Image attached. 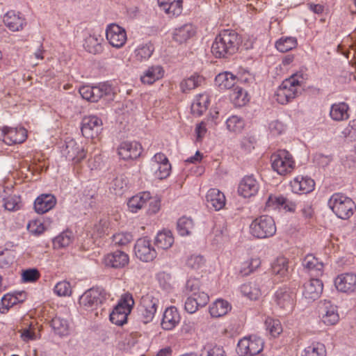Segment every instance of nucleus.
Masks as SVG:
<instances>
[{"mask_svg":"<svg viewBox=\"0 0 356 356\" xmlns=\"http://www.w3.org/2000/svg\"><path fill=\"white\" fill-rule=\"evenodd\" d=\"M241 42V37L236 31L223 30L216 37L211 52L216 58H227L237 52Z\"/></svg>","mask_w":356,"mask_h":356,"instance_id":"f257e3e1","label":"nucleus"},{"mask_svg":"<svg viewBox=\"0 0 356 356\" xmlns=\"http://www.w3.org/2000/svg\"><path fill=\"white\" fill-rule=\"evenodd\" d=\"M106 299L107 294L104 289L91 288L80 297L79 305L83 310L97 316L104 310L103 305Z\"/></svg>","mask_w":356,"mask_h":356,"instance_id":"f03ea898","label":"nucleus"},{"mask_svg":"<svg viewBox=\"0 0 356 356\" xmlns=\"http://www.w3.org/2000/svg\"><path fill=\"white\" fill-rule=\"evenodd\" d=\"M303 83L302 75L293 74L282 81L275 92L276 101L280 104H286L298 95Z\"/></svg>","mask_w":356,"mask_h":356,"instance_id":"7ed1b4c3","label":"nucleus"},{"mask_svg":"<svg viewBox=\"0 0 356 356\" xmlns=\"http://www.w3.org/2000/svg\"><path fill=\"white\" fill-rule=\"evenodd\" d=\"M328 205L338 218L343 220L352 216L356 209V205L352 199L340 193H334L331 196Z\"/></svg>","mask_w":356,"mask_h":356,"instance_id":"20e7f679","label":"nucleus"},{"mask_svg":"<svg viewBox=\"0 0 356 356\" xmlns=\"http://www.w3.org/2000/svg\"><path fill=\"white\" fill-rule=\"evenodd\" d=\"M250 233L257 238H267L275 235L276 225L274 219L268 215L255 218L250 226Z\"/></svg>","mask_w":356,"mask_h":356,"instance_id":"39448f33","label":"nucleus"},{"mask_svg":"<svg viewBox=\"0 0 356 356\" xmlns=\"http://www.w3.org/2000/svg\"><path fill=\"white\" fill-rule=\"evenodd\" d=\"M134 305L133 297L129 293L122 296L118 305L110 314V321L117 325H122L127 322V316L131 313Z\"/></svg>","mask_w":356,"mask_h":356,"instance_id":"423d86ee","label":"nucleus"},{"mask_svg":"<svg viewBox=\"0 0 356 356\" xmlns=\"http://www.w3.org/2000/svg\"><path fill=\"white\" fill-rule=\"evenodd\" d=\"M159 307V299L152 293L143 296L138 306V312L141 321L145 324L152 321Z\"/></svg>","mask_w":356,"mask_h":356,"instance_id":"0eeeda50","label":"nucleus"},{"mask_svg":"<svg viewBox=\"0 0 356 356\" xmlns=\"http://www.w3.org/2000/svg\"><path fill=\"white\" fill-rule=\"evenodd\" d=\"M270 161L273 169L281 175L291 172L295 167L291 154L285 149H280L273 154Z\"/></svg>","mask_w":356,"mask_h":356,"instance_id":"6e6552de","label":"nucleus"},{"mask_svg":"<svg viewBox=\"0 0 356 356\" xmlns=\"http://www.w3.org/2000/svg\"><path fill=\"white\" fill-rule=\"evenodd\" d=\"M264 343L261 337L250 335L239 340L236 351L240 356H254L262 351Z\"/></svg>","mask_w":356,"mask_h":356,"instance_id":"1a4fd4ad","label":"nucleus"},{"mask_svg":"<svg viewBox=\"0 0 356 356\" xmlns=\"http://www.w3.org/2000/svg\"><path fill=\"white\" fill-rule=\"evenodd\" d=\"M79 91L83 99L88 102H97L102 97L111 95L113 88L107 83H102L98 86H83Z\"/></svg>","mask_w":356,"mask_h":356,"instance_id":"9d476101","label":"nucleus"},{"mask_svg":"<svg viewBox=\"0 0 356 356\" xmlns=\"http://www.w3.org/2000/svg\"><path fill=\"white\" fill-rule=\"evenodd\" d=\"M102 121L95 115L86 116L81 122V133L87 138H95L102 130Z\"/></svg>","mask_w":356,"mask_h":356,"instance_id":"9b49d317","label":"nucleus"},{"mask_svg":"<svg viewBox=\"0 0 356 356\" xmlns=\"http://www.w3.org/2000/svg\"><path fill=\"white\" fill-rule=\"evenodd\" d=\"M318 314L322 322L326 325H335L339 320L337 306L330 300H325L319 302Z\"/></svg>","mask_w":356,"mask_h":356,"instance_id":"f8f14e48","label":"nucleus"},{"mask_svg":"<svg viewBox=\"0 0 356 356\" xmlns=\"http://www.w3.org/2000/svg\"><path fill=\"white\" fill-rule=\"evenodd\" d=\"M63 154L74 164L79 163L86 157L83 147L78 144L74 139L65 141V146L62 149Z\"/></svg>","mask_w":356,"mask_h":356,"instance_id":"ddd939ff","label":"nucleus"},{"mask_svg":"<svg viewBox=\"0 0 356 356\" xmlns=\"http://www.w3.org/2000/svg\"><path fill=\"white\" fill-rule=\"evenodd\" d=\"M134 251L136 256L143 261H151L156 257V252L147 237L137 240Z\"/></svg>","mask_w":356,"mask_h":356,"instance_id":"4468645a","label":"nucleus"},{"mask_svg":"<svg viewBox=\"0 0 356 356\" xmlns=\"http://www.w3.org/2000/svg\"><path fill=\"white\" fill-rule=\"evenodd\" d=\"M106 37L109 44L115 48L123 47L127 39L124 29L116 24L108 26L106 30Z\"/></svg>","mask_w":356,"mask_h":356,"instance_id":"2eb2a0df","label":"nucleus"},{"mask_svg":"<svg viewBox=\"0 0 356 356\" xmlns=\"http://www.w3.org/2000/svg\"><path fill=\"white\" fill-rule=\"evenodd\" d=\"M1 131L3 142L8 145L22 143L27 138V131L23 127H3Z\"/></svg>","mask_w":356,"mask_h":356,"instance_id":"dca6fc26","label":"nucleus"},{"mask_svg":"<svg viewBox=\"0 0 356 356\" xmlns=\"http://www.w3.org/2000/svg\"><path fill=\"white\" fill-rule=\"evenodd\" d=\"M334 285L339 291L353 293L356 291V274L352 273H343L334 280Z\"/></svg>","mask_w":356,"mask_h":356,"instance_id":"f3484780","label":"nucleus"},{"mask_svg":"<svg viewBox=\"0 0 356 356\" xmlns=\"http://www.w3.org/2000/svg\"><path fill=\"white\" fill-rule=\"evenodd\" d=\"M277 305L286 311H291L294 305L295 294L288 287L279 289L275 295Z\"/></svg>","mask_w":356,"mask_h":356,"instance_id":"a211bd4d","label":"nucleus"},{"mask_svg":"<svg viewBox=\"0 0 356 356\" xmlns=\"http://www.w3.org/2000/svg\"><path fill=\"white\" fill-rule=\"evenodd\" d=\"M118 154L124 160L136 159L142 153V147L137 142H123L118 148Z\"/></svg>","mask_w":356,"mask_h":356,"instance_id":"6ab92c4d","label":"nucleus"},{"mask_svg":"<svg viewBox=\"0 0 356 356\" xmlns=\"http://www.w3.org/2000/svg\"><path fill=\"white\" fill-rule=\"evenodd\" d=\"M129 256L125 252L117 250L106 254L104 262L106 266L113 268H122L129 264Z\"/></svg>","mask_w":356,"mask_h":356,"instance_id":"aec40b11","label":"nucleus"},{"mask_svg":"<svg viewBox=\"0 0 356 356\" xmlns=\"http://www.w3.org/2000/svg\"><path fill=\"white\" fill-rule=\"evenodd\" d=\"M293 192L296 193L307 194L314 189V181L308 177L298 176L290 183Z\"/></svg>","mask_w":356,"mask_h":356,"instance_id":"412c9836","label":"nucleus"},{"mask_svg":"<svg viewBox=\"0 0 356 356\" xmlns=\"http://www.w3.org/2000/svg\"><path fill=\"white\" fill-rule=\"evenodd\" d=\"M259 184L252 176L245 177L240 182L238 188V194L244 197H250L257 194Z\"/></svg>","mask_w":356,"mask_h":356,"instance_id":"4be33fe9","label":"nucleus"},{"mask_svg":"<svg viewBox=\"0 0 356 356\" xmlns=\"http://www.w3.org/2000/svg\"><path fill=\"white\" fill-rule=\"evenodd\" d=\"M323 284L318 279H310L304 284L302 294L309 300H315L323 291Z\"/></svg>","mask_w":356,"mask_h":356,"instance_id":"5701e85b","label":"nucleus"},{"mask_svg":"<svg viewBox=\"0 0 356 356\" xmlns=\"http://www.w3.org/2000/svg\"><path fill=\"white\" fill-rule=\"evenodd\" d=\"M56 204V199L53 195L42 194L35 199L34 209L38 213L43 214L53 209Z\"/></svg>","mask_w":356,"mask_h":356,"instance_id":"b1692460","label":"nucleus"},{"mask_svg":"<svg viewBox=\"0 0 356 356\" xmlns=\"http://www.w3.org/2000/svg\"><path fill=\"white\" fill-rule=\"evenodd\" d=\"M180 321L179 314L175 307L165 309L161 321V326L165 330H171L176 327Z\"/></svg>","mask_w":356,"mask_h":356,"instance_id":"393cba45","label":"nucleus"},{"mask_svg":"<svg viewBox=\"0 0 356 356\" xmlns=\"http://www.w3.org/2000/svg\"><path fill=\"white\" fill-rule=\"evenodd\" d=\"M206 200L208 207H213L216 211H219L225 205V195L217 188H211L208 191Z\"/></svg>","mask_w":356,"mask_h":356,"instance_id":"a878e982","label":"nucleus"},{"mask_svg":"<svg viewBox=\"0 0 356 356\" xmlns=\"http://www.w3.org/2000/svg\"><path fill=\"white\" fill-rule=\"evenodd\" d=\"M5 25L12 31H19L26 24L25 19L13 10L8 11L3 17Z\"/></svg>","mask_w":356,"mask_h":356,"instance_id":"bb28decb","label":"nucleus"},{"mask_svg":"<svg viewBox=\"0 0 356 356\" xmlns=\"http://www.w3.org/2000/svg\"><path fill=\"white\" fill-rule=\"evenodd\" d=\"M266 207L277 209L283 207L289 211H294L296 205L294 202L289 201L287 198L282 195L275 196L270 195L266 202Z\"/></svg>","mask_w":356,"mask_h":356,"instance_id":"cd10ccee","label":"nucleus"},{"mask_svg":"<svg viewBox=\"0 0 356 356\" xmlns=\"http://www.w3.org/2000/svg\"><path fill=\"white\" fill-rule=\"evenodd\" d=\"M164 71L160 65H155L149 67L140 77L142 83L146 84H152L156 81L162 78Z\"/></svg>","mask_w":356,"mask_h":356,"instance_id":"c85d7f7f","label":"nucleus"},{"mask_svg":"<svg viewBox=\"0 0 356 356\" xmlns=\"http://www.w3.org/2000/svg\"><path fill=\"white\" fill-rule=\"evenodd\" d=\"M236 80L237 77L235 75L225 72L216 76L215 83L220 89H231L234 87Z\"/></svg>","mask_w":356,"mask_h":356,"instance_id":"c756f323","label":"nucleus"},{"mask_svg":"<svg viewBox=\"0 0 356 356\" xmlns=\"http://www.w3.org/2000/svg\"><path fill=\"white\" fill-rule=\"evenodd\" d=\"M302 266L308 271L316 273V275H321L323 264L312 254H308L302 260Z\"/></svg>","mask_w":356,"mask_h":356,"instance_id":"7c9ffc66","label":"nucleus"},{"mask_svg":"<svg viewBox=\"0 0 356 356\" xmlns=\"http://www.w3.org/2000/svg\"><path fill=\"white\" fill-rule=\"evenodd\" d=\"M151 199L150 193L148 191L140 193L131 197L128 202V207L132 212H136L143 208Z\"/></svg>","mask_w":356,"mask_h":356,"instance_id":"2f4dec72","label":"nucleus"},{"mask_svg":"<svg viewBox=\"0 0 356 356\" xmlns=\"http://www.w3.org/2000/svg\"><path fill=\"white\" fill-rule=\"evenodd\" d=\"M348 105L344 102L334 104L331 106L330 115L331 118L335 121L347 120L349 117L348 113Z\"/></svg>","mask_w":356,"mask_h":356,"instance_id":"473e14b6","label":"nucleus"},{"mask_svg":"<svg viewBox=\"0 0 356 356\" xmlns=\"http://www.w3.org/2000/svg\"><path fill=\"white\" fill-rule=\"evenodd\" d=\"M271 267L273 273L281 277H287L289 274V260L286 257L277 258Z\"/></svg>","mask_w":356,"mask_h":356,"instance_id":"72a5a7b5","label":"nucleus"},{"mask_svg":"<svg viewBox=\"0 0 356 356\" xmlns=\"http://www.w3.org/2000/svg\"><path fill=\"white\" fill-rule=\"evenodd\" d=\"M154 51V47L151 42L143 43L135 49V58L140 62L147 60L152 55Z\"/></svg>","mask_w":356,"mask_h":356,"instance_id":"f704fd0d","label":"nucleus"},{"mask_svg":"<svg viewBox=\"0 0 356 356\" xmlns=\"http://www.w3.org/2000/svg\"><path fill=\"white\" fill-rule=\"evenodd\" d=\"M209 96L206 94L200 95L191 105V112L196 116L202 115L208 108Z\"/></svg>","mask_w":356,"mask_h":356,"instance_id":"c9c22d12","label":"nucleus"},{"mask_svg":"<svg viewBox=\"0 0 356 356\" xmlns=\"http://www.w3.org/2000/svg\"><path fill=\"white\" fill-rule=\"evenodd\" d=\"M174 243V237L170 230H163L157 234L155 245L163 250L170 248Z\"/></svg>","mask_w":356,"mask_h":356,"instance_id":"e433bc0d","label":"nucleus"},{"mask_svg":"<svg viewBox=\"0 0 356 356\" xmlns=\"http://www.w3.org/2000/svg\"><path fill=\"white\" fill-rule=\"evenodd\" d=\"M232 103L235 106L241 107L248 102V92L241 87H234L229 94Z\"/></svg>","mask_w":356,"mask_h":356,"instance_id":"4c0bfd02","label":"nucleus"},{"mask_svg":"<svg viewBox=\"0 0 356 356\" xmlns=\"http://www.w3.org/2000/svg\"><path fill=\"white\" fill-rule=\"evenodd\" d=\"M51 326L55 333L59 336H66L70 332V325L67 319L55 316L51 321Z\"/></svg>","mask_w":356,"mask_h":356,"instance_id":"58836bf2","label":"nucleus"},{"mask_svg":"<svg viewBox=\"0 0 356 356\" xmlns=\"http://www.w3.org/2000/svg\"><path fill=\"white\" fill-rule=\"evenodd\" d=\"M102 39L95 35H90L85 40L83 47L90 54H97L102 52Z\"/></svg>","mask_w":356,"mask_h":356,"instance_id":"ea45409f","label":"nucleus"},{"mask_svg":"<svg viewBox=\"0 0 356 356\" xmlns=\"http://www.w3.org/2000/svg\"><path fill=\"white\" fill-rule=\"evenodd\" d=\"M195 34L192 25L185 24L181 27L175 29L173 38L179 43L185 42Z\"/></svg>","mask_w":356,"mask_h":356,"instance_id":"a19ab883","label":"nucleus"},{"mask_svg":"<svg viewBox=\"0 0 356 356\" xmlns=\"http://www.w3.org/2000/svg\"><path fill=\"white\" fill-rule=\"evenodd\" d=\"M231 309L229 302L224 300H217L209 308V312L213 317H220Z\"/></svg>","mask_w":356,"mask_h":356,"instance_id":"79ce46f5","label":"nucleus"},{"mask_svg":"<svg viewBox=\"0 0 356 356\" xmlns=\"http://www.w3.org/2000/svg\"><path fill=\"white\" fill-rule=\"evenodd\" d=\"M297 45V39L294 37H282L275 43L277 49L280 52L289 51L295 49Z\"/></svg>","mask_w":356,"mask_h":356,"instance_id":"37998d69","label":"nucleus"},{"mask_svg":"<svg viewBox=\"0 0 356 356\" xmlns=\"http://www.w3.org/2000/svg\"><path fill=\"white\" fill-rule=\"evenodd\" d=\"M241 291L250 300H257L261 296V291L254 282L243 284L241 286Z\"/></svg>","mask_w":356,"mask_h":356,"instance_id":"c03bdc74","label":"nucleus"},{"mask_svg":"<svg viewBox=\"0 0 356 356\" xmlns=\"http://www.w3.org/2000/svg\"><path fill=\"white\" fill-rule=\"evenodd\" d=\"M202 79L199 75H192L189 78L182 80L179 84L180 89L183 92H187L197 88L201 83Z\"/></svg>","mask_w":356,"mask_h":356,"instance_id":"a18cd8bd","label":"nucleus"},{"mask_svg":"<svg viewBox=\"0 0 356 356\" xmlns=\"http://www.w3.org/2000/svg\"><path fill=\"white\" fill-rule=\"evenodd\" d=\"M266 330L273 337H277L282 332V326L278 319L267 317L265 320Z\"/></svg>","mask_w":356,"mask_h":356,"instance_id":"49530a36","label":"nucleus"},{"mask_svg":"<svg viewBox=\"0 0 356 356\" xmlns=\"http://www.w3.org/2000/svg\"><path fill=\"white\" fill-rule=\"evenodd\" d=\"M326 349L323 343L315 342L307 346L302 356H325Z\"/></svg>","mask_w":356,"mask_h":356,"instance_id":"de8ad7c7","label":"nucleus"},{"mask_svg":"<svg viewBox=\"0 0 356 356\" xmlns=\"http://www.w3.org/2000/svg\"><path fill=\"white\" fill-rule=\"evenodd\" d=\"M200 356H225V351L221 346L207 343L201 350Z\"/></svg>","mask_w":356,"mask_h":356,"instance_id":"09e8293b","label":"nucleus"},{"mask_svg":"<svg viewBox=\"0 0 356 356\" xmlns=\"http://www.w3.org/2000/svg\"><path fill=\"white\" fill-rule=\"evenodd\" d=\"M193 227V222L191 218L182 216L177 221V228L181 236L189 235Z\"/></svg>","mask_w":356,"mask_h":356,"instance_id":"8fccbe9b","label":"nucleus"},{"mask_svg":"<svg viewBox=\"0 0 356 356\" xmlns=\"http://www.w3.org/2000/svg\"><path fill=\"white\" fill-rule=\"evenodd\" d=\"M227 128L229 131L240 133L244 128V120L237 115L229 117L226 121Z\"/></svg>","mask_w":356,"mask_h":356,"instance_id":"3c124183","label":"nucleus"},{"mask_svg":"<svg viewBox=\"0 0 356 356\" xmlns=\"http://www.w3.org/2000/svg\"><path fill=\"white\" fill-rule=\"evenodd\" d=\"M72 238L73 235L71 232H63L54 239V246L55 248H65L72 243Z\"/></svg>","mask_w":356,"mask_h":356,"instance_id":"603ef678","label":"nucleus"},{"mask_svg":"<svg viewBox=\"0 0 356 356\" xmlns=\"http://www.w3.org/2000/svg\"><path fill=\"white\" fill-rule=\"evenodd\" d=\"M133 240V236L130 233L121 232L114 234L112 237V242L117 246H125Z\"/></svg>","mask_w":356,"mask_h":356,"instance_id":"864d4df0","label":"nucleus"},{"mask_svg":"<svg viewBox=\"0 0 356 356\" xmlns=\"http://www.w3.org/2000/svg\"><path fill=\"white\" fill-rule=\"evenodd\" d=\"M40 277V272L36 268H29L22 272V280L23 282H35Z\"/></svg>","mask_w":356,"mask_h":356,"instance_id":"5fc2aeb1","label":"nucleus"},{"mask_svg":"<svg viewBox=\"0 0 356 356\" xmlns=\"http://www.w3.org/2000/svg\"><path fill=\"white\" fill-rule=\"evenodd\" d=\"M54 292L59 296H70L72 293V288L70 282L67 281L60 282L54 287Z\"/></svg>","mask_w":356,"mask_h":356,"instance_id":"6e6d98bb","label":"nucleus"},{"mask_svg":"<svg viewBox=\"0 0 356 356\" xmlns=\"http://www.w3.org/2000/svg\"><path fill=\"white\" fill-rule=\"evenodd\" d=\"M15 261V257L10 250H5L0 253V267L8 268Z\"/></svg>","mask_w":356,"mask_h":356,"instance_id":"4d7b16f0","label":"nucleus"},{"mask_svg":"<svg viewBox=\"0 0 356 356\" xmlns=\"http://www.w3.org/2000/svg\"><path fill=\"white\" fill-rule=\"evenodd\" d=\"M156 168L157 169L155 172L156 176L160 179H163L169 176L171 170V165L169 161L165 162L159 164Z\"/></svg>","mask_w":356,"mask_h":356,"instance_id":"13d9d810","label":"nucleus"},{"mask_svg":"<svg viewBox=\"0 0 356 356\" xmlns=\"http://www.w3.org/2000/svg\"><path fill=\"white\" fill-rule=\"evenodd\" d=\"M19 197L16 195L9 196L3 200V206L8 211H15L19 209L20 200Z\"/></svg>","mask_w":356,"mask_h":356,"instance_id":"bf43d9fd","label":"nucleus"},{"mask_svg":"<svg viewBox=\"0 0 356 356\" xmlns=\"http://www.w3.org/2000/svg\"><path fill=\"white\" fill-rule=\"evenodd\" d=\"M164 12L169 16H178L182 12V0H176L169 7L165 8Z\"/></svg>","mask_w":356,"mask_h":356,"instance_id":"052dcab7","label":"nucleus"},{"mask_svg":"<svg viewBox=\"0 0 356 356\" xmlns=\"http://www.w3.org/2000/svg\"><path fill=\"white\" fill-rule=\"evenodd\" d=\"M28 230L33 234L39 235L44 232V226L40 220H36L29 222Z\"/></svg>","mask_w":356,"mask_h":356,"instance_id":"680f3d73","label":"nucleus"},{"mask_svg":"<svg viewBox=\"0 0 356 356\" xmlns=\"http://www.w3.org/2000/svg\"><path fill=\"white\" fill-rule=\"evenodd\" d=\"M204 264V258L200 255H192L188 258L186 265L192 269H198Z\"/></svg>","mask_w":356,"mask_h":356,"instance_id":"e2e57ef3","label":"nucleus"},{"mask_svg":"<svg viewBox=\"0 0 356 356\" xmlns=\"http://www.w3.org/2000/svg\"><path fill=\"white\" fill-rule=\"evenodd\" d=\"M191 298L195 299L197 303H198L200 307H204L209 300V297L207 293L204 291L193 292L191 295Z\"/></svg>","mask_w":356,"mask_h":356,"instance_id":"0e129e2a","label":"nucleus"},{"mask_svg":"<svg viewBox=\"0 0 356 356\" xmlns=\"http://www.w3.org/2000/svg\"><path fill=\"white\" fill-rule=\"evenodd\" d=\"M136 343V339L134 338L132 334L125 337L124 339L118 343V348L120 350H127L130 349Z\"/></svg>","mask_w":356,"mask_h":356,"instance_id":"69168bd1","label":"nucleus"},{"mask_svg":"<svg viewBox=\"0 0 356 356\" xmlns=\"http://www.w3.org/2000/svg\"><path fill=\"white\" fill-rule=\"evenodd\" d=\"M19 302L18 298L13 294H6L1 298L3 306L6 308L11 307Z\"/></svg>","mask_w":356,"mask_h":356,"instance_id":"338daca9","label":"nucleus"},{"mask_svg":"<svg viewBox=\"0 0 356 356\" xmlns=\"http://www.w3.org/2000/svg\"><path fill=\"white\" fill-rule=\"evenodd\" d=\"M200 307L197 303L195 299L190 296L185 302V310L189 314L195 313Z\"/></svg>","mask_w":356,"mask_h":356,"instance_id":"774afa93","label":"nucleus"}]
</instances>
